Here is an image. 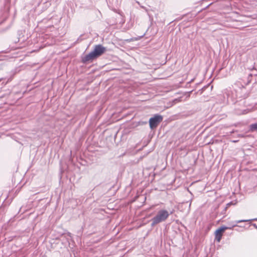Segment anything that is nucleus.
I'll return each instance as SVG.
<instances>
[{"instance_id": "nucleus-7", "label": "nucleus", "mask_w": 257, "mask_h": 257, "mask_svg": "<svg viewBox=\"0 0 257 257\" xmlns=\"http://www.w3.org/2000/svg\"><path fill=\"white\" fill-rule=\"evenodd\" d=\"M252 226H253L255 228L257 229V225L255 223H253L251 224Z\"/></svg>"}, {"instance_id": "nucleus-4", "label": "nucleus", "mask_w": 257, "mask_h": 257, "mask_svg": "<svg viewBox=\"0 0 257 257\" xmlns=\"http://www.w3.org/2000/svg\"><path fill=\"white\" fill-rule=\"evenodd\" d=\"M163 120V116L159 114H156L153 117L150 118L149 124L152 130L157 127L159 124Z\"/></svg>"}, {"instance_id": "nucleus-5", "label": "nucleus", "mask_w": 257, "mask_h": 257, "mask_svg": "<svg viewBox=\"0 0 257 257\" xmlns=\"http://www.w3.org/2000/svg\"><path fill=\"white\" fill-rule=\"evenodd\" d=\"M249 111V109H240L238 108L235 109V112L238 115L245 114Z\"/></svg>"}, {"instance_id": "nucleus-8", "label": "nucleus", "mask_w": 257, "mask_h": 257, "mask_svg": "<svg viewBox=\"0 0 257 257\" xmlns=\"http://www.w3.org/2000/svg\"><path fill=\"white\" fill-rule=\"evenodd\" d=\"M138 40V39H136V38H135L134 39H132L131 40H129L128 41L130 42V41H133V40Z\"/></svg>"}, {"instance_id": "nucleus-3", "label": "nucleus", "mask_w": 257, "mask_h": 257, "mask_svg": "<svg viewBox=\"0 0 257 257\" xmlns=\"http://www.w3.org/2000/svg\"><path fill=\"white\" fill-rule=\"evenodd\" d=\"M252 220H255L257 221V218H254L252 219H242V220H236L232 223V226L230 227H226V226H221V227L219 228L218 229H217L215 231V235H216V239L217 241H220L223 232L226 229H231L233 227L235 226H237V223H240V222H248V221H251Z\"/></svg>"}, {"instance_id": "nucleus-6", "label": "nucleus", "mask_w": 257, "mask_h": 257, "mask_svg": "<svg viewBox=\"0 0 257 257\" xmlns=\"http://www.w3.org/2000/svg\"><path fill=\"white\" fill-rule=\"evenodd\" d=\"M249 130L251 132H257V123L250 124L249 125Z\"/></svg>"}, {"instance_id": "nucleus-2", "label": "nucleus", "mask_w": 257, "mask_h": 257, "mask_svg": "<svg viewBox=\"0 0 257 257\" xmlns=\"http://www.w3.org/2000/svg\"><path fill=\"white\" fill-rule=\"evenodd\" d=\"M172 212L169 213L167 210L161 209L158 211L156 215L151 219V226L153 227L156 224L165 221Z\"/></svg>"}, {"instance_id": "nucleus-1", "label": "nucleus", "mask_w": 257, "mask_h": 257, "mask_svg": "<svg viewBox=\"0 0 257 257\" xmlns=\"http://www.w3.org/2000/svg\"><path fill=\"white\" fill-rule=\"evenodd\" d=\"M106 50V48L101 44L94 45L93 50L82 58V62L84 64L92 62L104 54Z\"/></svg>"}]
</instances>
